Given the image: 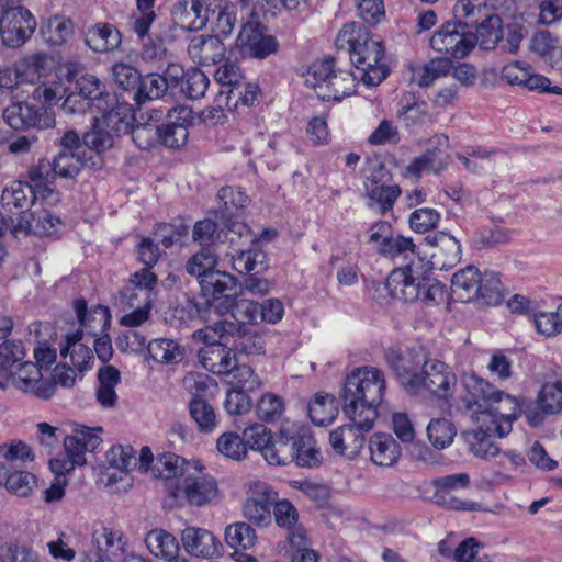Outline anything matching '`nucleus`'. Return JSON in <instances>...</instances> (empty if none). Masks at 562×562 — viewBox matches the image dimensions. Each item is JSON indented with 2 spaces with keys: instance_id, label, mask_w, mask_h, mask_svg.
I'll use <instances>...</instances> for the list:
<instances>
[{
  "instance_id": "nucleus-14",
  "label": "nucleus",
  "mask_w": 562,
  "mask_h": 562,
  "mask_svg": "<svg viewBox=\"0 0 562 562\" xmlns=\"http://www.w3.org/2000/svg\"><path fill=\"white\" fill-rule=\"evenodd\" d=\"M202 295L220 315L228 314L232 297L236 296V279L231 273L214 270L199 281Z\"/></svg>"
},
{
  "instance_id": "nucleus-46",
  "label": "nucleus",
  "mask_w": 562,
  "mask_h": 562,
  "mask_svg": "<svg viewBox=\"0 0 562 562\" xmlns=\"http://www.w3.org/2000/svg\"><path fill=\"white\" fill-rule=\"evenodd\" d=\"M189 413L200 432L210 434L216 429L218 419L213 406L206 400L192 398L189 403Z\"/></svg>"
},
{
  "instance_id": "nucleus-8",
  "label": "nucleus",
  "mask_w": 562,
  "mask_h": 562,
  "mask_svg": "<svg viewBox=\"0 0 562 562\" xmlns=\"http://www.w3.org/2000/svg\"><path fill=\"white\" fill-rule=\"evenodd\" d=\"M193 338L221 341L231 346L233 351L245 355H259L265 350L262 336L252 330L251 325L235 324L228 319L195 330Z\"/></svg>"
},
{
  "instance_id": "nucleus-64",
  "label": "nucleus",
  "mask_w": 562,
  "mask_h": 562,
  "mask_svg": "<svg viewBox=\"0 0 562 562\" xmlns=\"http://www.w3.org/2000/svg\"><path fill=\"white\" fill-rule=\"evenodd\" d=\"M559 47V37L547 30L536 32L530 41V49L542 58L551 60Z\"/></svg>"
},
{
  "instance_id": "nucleus-58",
  "label": "nucleus",
  "mask_w": 562,
  "mask_h": 562,
  "mask_svg": "<svg viewBox=\"0 0 562 562\" xmlns=\"http://www.w3.org/2000/svg\"><path fill=\"white\" fill-rule=\"evenodd\" d=\"M216 447L221 454L232 460L239 461L247 456L244 437L233 431L222 434L217 439Z\"/></svg>"
},
{
  "instance_id": "nucleus-18",
  "label": "nucleus",
  "mask_w": 562,
  "mask_h": 562,
  "mask_svg": "<svg viewBox=\"0 0 562 562\" xmlns=\"http://www.w3.org/2000/svg\"><path fill=\"white\" fill-rule=\"evenodd\" d=\"M281 445L286 451V458L280 461L277 460L276 465H286L295 462L301 468H313L317 467L322 461V453L316 448V441L307 432L290 436L285 429Z\"/></svg>"
},
{
  "instance_id": "nucleus-4",
  "label": "nucleus",
  "mask_w": 562,
  "mask_h": 562,
  "mask_svg": "<svg viewBox=\"0 0 562 562\" xmlns=\"http://www.w3.org/2000/svg\"><path fill=\"white\" fill-rule=\"evenodd\" d=\"M336 45L349 53L351 63L362 72L364 85L378 86L387 77L384 46L363 25L356 22L345 24L337 35Z\"/></svg>"
},
{
  "instance_id": "nucleus-42",
  "label": "nucleus",
  "mask_w": 562,
  "mask_h": 562,
  "mask_svg": "<svg viewBox=\"0 0 562 562\" xmlns=\"http://www.w3.org/2000/svg\"><path fill=\"white\" fill-rule=\"evenodd\" d=\"M145 543L155 557L166 560L175 558L179 551L177 539L164 529L150 530L145 538Z\"/></svg>"
},
{
  "instance_id": "nucleus-24",
  "label": "nucleus",
  "mask_w": 562,
  "mask_h": 562,
  "mask_svg": "<svg viewBox=\"0 0 562 562\" xmlns=\"http://www.w3.org/2000/svg\"><path fill=\"white\" fill-rule=\"evenodd\" d=\"M198 340L205 344L199 351V360L207 371L221 375L232 373L235 370L236 356L231 346L221 341Z\"/></svg>"
},
{
  "instance_id": "nucleus-2",
  "label": "nucleus",
  "mask_w": 562,
  "mask_h": 562,
  "mask_svg": "<svg viewBox=\"0 0 562 562\" xmlns=\"http://www.w3.org/2000/svg\"><path fill=\"white\" fill-rule=\"evenodd\" d=\"M412 238L392 236L381 255L408 259L402 267L395 268L385 281V289L396 300L404 302L420 301L426 305L439 304L445 300V286L430 278L428 262L415 251Z\"/></svg>"
},
{
  "instance_id": "nucleus-57",
  "label": "nucleus",
  "mask_w": 562,
  "mask_h": 562,
  "mask_svg": "<svg viewBox=\"0 0 562 562\" xmlns=\"http://www.w3.org/2000/svg\"><path fill=\"white\" fill-rule=\"evenodd\" d=\"M114 82L124 91L128 92L134 100V94L138 88L140 74L133 66L124 63H116L112 67Z\"/></svg>"
},
{
  "instance_id": "nucleus-50",
  "label": "nucleus",
  "mask_w": 562,
  "mask_h": 562,
  "mask_svg": "<svg viewBox=\"0 0 562 562\" xmlns=\"http://www.w3.org/2000/svg\"><path fill=\"white\" fill-rule=\"evenodd\" d=\"M256 540V530L247 522L239 521L231 524L225 529V541L227 546L235 549L236 552L252 548Z\"/></svg>"
},
{
  "instance_id": "nucleus-22",
  "label": "nucleus",
  "mask_w": 562,
  "mask_h": 562,
  "mask_svg": "<svg viewBox=\"0 0 562 562\" xmlns=\"http://www.w3.org/2000/svg\"><path fill=\"white\" fill-rule=\"evenodd\" d=\"M94 549L85 554V562H117L124 554L123 535L109 528L93 532Z\"/></svg>"
},
{
  "instance_id": "nucleus-9",
  "label": "nucleus",
  "mask_w": 562,
  "mask_h": 562,
  "mask_svg": "<svg viewBox=\"0 0 562 562\" xmlns=\"http://www.w3.org/2000/svg\"><path fill=\"white\" fill-rule=\"evenodd\" d=\"M98 113L101 116L94 117L93 127L85 133L82 140L85 148L102 153L113 146L115 137L121 133L130 131L132 108L128 104H116L115 109Z\"/></svg>"
},
{
  "instance_id": "nucleus-10",
  "label": "nucleus",
  "mask_w": 562,
  "mask_h": 562,
  "mask_svg": "<svg viewBox=\"0 0 562 562\" xmlns=\"http://www.w3.org/2000/svg\"><path fill=\"white\" fill-rule=\"evenodd\" d=\"M101 428H88L77 426L70 435L63 437L67 460L52 459L49 468L55 473L65 474L74 470L76 465L86 463V453L94 451L102 443L99 434Z\"/></svg>"
},
{
  "instance_id": "nucleus-20",
  "label": "nucleus",
  "mask_w": 562,
  "mask_h": 562,
  "mask_svg": "<svg viewBox=\"0 0 562 562\" xmlns=\"http://www.w3.org/2000/svg\"><path fill=\"white\" fill-rule=\"evenodd\" d=\"M237 45L251 57L263 59L277 53L279 44L274 36L265 34L258 22L243 24L237 36Z\"/></svg>"
},
{
  "instance_id": "nucleus-32",
  "label": "nucleus",
  "mask_w": 562,
  "mask_h": 562,
  "mask_svg": "<svg viewBox=\"0 0 562 562\" xmlns=\"http://www.w3.org/2000/svg\"><path fill=\"white\" fill-rule=\"evenodd\" d=\"M481 272L473 266L457 271L451 279V293L459 302H471L479 297Z\"/></svg>"
},
{
  "instance_id": "nucleus-39",
  "label": "nucleus",
  "mask_w": 562,
  "mask_h": 562,
  "mask_svg": "<svg viewBox=\"0 0 562 562\" xmlns=\"http://www.w3.org/2000/svg\"><path fill=\"white\" fill-rule=\"evenodd\" d=\"M259 94L260 89L258 85L241 81V83L235 88L220 90L216 95V102L220 108L223 104L229 106V101L234 99V106H236L238 102L246 106H254L259 102Z\"/></svg>"
},
{
  "instance_id": "nucleus-45",
  "label": "nucleus",
  "mask_w": 562,
  "mask_h": 562,
  "mask_svg": "<svg viewBox=\"0 0 562 562\" xmlns=\"http://www.w3.org/2000/svg\"><path fill=\"white\" fill-rule=\"evenodd\" d=\"M474 45L483 49H492L502 40V20L496 14H488L477 24L473 34Z\"/></svg>"
},
{
  "instance_id": "nucleus-25",
  "label": "nucleus",
  "mask_w": 562,
  "mask_h": 562,
  "mask_svg": "<svg viewBox=\"0 0 562 562\" xmlns=\"http://www.w3.org/2000/svg\"><path fill=\"white\" fill-rule=\"evenodd\" d=\"M9 376H12L16 387L24 392H31L37 397L49 398L54 395V385L49 380L43 379L41 367L37 363L23 362Z\"/></svg>"
},
{
  "instance_id": "nucleus-11",
  "label": "nucleus",
  "mask_w": 562,
  "mask_h": 562,
  "mask_svg": "<svg viewBox=\"0 0 562 562\" xmlns=\"http://www.w3.org/2000/svg\"><path fill=\"white\" fill-rule=\"evenodd\" d=\"M278 493L266 482H251L243 504V516L257 527H268L272 522L273 505Z\"/></svg>"
},
{
  "instance_id": "nucleus-61",
  "label": "nucleus",
  "mask_w": 562,
  "mask_h": 562,
  "mask_svg": "<svg viewBox=\"0 0 562 562\" xmlns=\"http://www.w3.org/2000/svg\"><path fill=\"white\" fill-rule=\"evenodd\" d=\"M429 441L439 449L448 447L456 435L452 424L445 418L432 419L427 427Z\"/></svg>"
},
{
  "instance_id": "nucleus-35",
  "label": "nucleus",
  "mask_w": 562,
  "mask_h": 562,
  "mask_svg": "<svg viewBox=\"0 0 562 562\" xmlns=\"http://www.w3.org/2000/svg\"><path fill=\"white\" fill-rule=\"evenodd\" d=\"M85 41L92 50L104 53L120 45L121 34L111 24H97L86 32Z\"/></svg>"
},
{
  "instance_id": "nucleus-55",
  "label": "nucleus",
  "mask_w": 562,
  "mask_h": 562,
  "mask_svg": "<svg viewBox=\"0 0 562 562\" xmlns=\"http://www.w3.org/2000/svg\"><path fill=\"white\" fill-rule=\"evenodd\" d=\"M24 357L21 341H4L0 345V386L12 373L13 366Z\"/></svg>"
},
{
  "instance_id": "nucleus-27",
  "label": "nucleus",
  "mask_w": 562,
  "mask_h": 562,
  "mask_svg": "<svg viewBox=\"0 0 562 562\" xmlns=\"http://www.w3.org/2000/svg\"><path fill=\"white\" fill-rule=\"evenodd\" d=\"M225 45L217 35H195L190 40L188 54L200 65H215L225 56Z\"/></svg>"
},
{
  "instance_id": "nucleus-15",
  "label": "nucleus",
  "mask_w": 562,
  "mask_h": 562,
  "mask_svg": "<svg viewBox=\"0 0 562 562\" xmlns=\"http://www.w3.org/2000/svg\"><path fill=\"white\" fill-rule=\"evenodd\" d=\"M284 430L281 428L274 437L267 426L255 423L243 431L245 448L259 451L269 464L276 465L277 460L286 458V451L281 445Z\"/></svg>"
},
{
  "instance_id": "nucleus-56",
  "label": "nucleus",
  "mask_w": 562,
  "mask_h": 562,
  "mask_svg": "<svg viewBox=\"0 0 562 562\" xmlns=\"http://www.w3.org/2000/svg\"><path fill=\"white\" fill-rule=\"evenodd\" d=\"M259 311L260 304L257 302L246 299L236 300V296H233L228 313L231 314L235 324L252 326V323L257 322V318L260 314Z\"/></svg>"
},
{
  "instance_id": "nucleus-26",
  "label": "nucleus",
  "mask_w": 562,
  "mask_h": 562,
  "mask_svg": "<svg viewBox=\"0 0 562 562\" xmlns=\"http://www.w3.org/2000/svg\"><path fill=\"white\" fill-rule=\"evenodd\" d=\"M59 224L60 220L44 209L22 212L12 227V234L15 237L30 234L46 236L55 233Z\"/></svg>"
},
{
  "instance_id": "nucleus-19",
  "label": "nucleus",
  "mask_w": 562,
  "mask_h": 562,
  "mask_svg": "<svg viewBox=\"0 0 562 562\" xmlns=\"http://www.w3.org/2000/svg\"><path fill=\"white\" fill-rule=\"evenodd\" d=\"M460 24L446 23L430 38L431 47L453 58H463L474 48L472 33L460 30Z\"/></svg>"
},
{
  "instance_id": "nucleus-47",
  "label": "nucleus",
  "mask_w": 562,
  "mask_h": 562,
  "mask_svg": "<svg viewBox=\"0 0 562 562\" xmlns=\"http://www.w3.org/2000/svg\"><path fill=\"white\" fill-rule=\"evenodd\" d=\"M140 58L146 63L157 64L158 69L162 68L167 64L168 67L166 72L170 74L175 81H177L179 76L182 75V68L167 61V50L160 41L149 38L145 42L140 52Z\"/></svg>"
},
{
  "instance_id": "nucleus-62",
  "label": "nucleus",
  "mask_w": 562,
  "mask_h": 562,
  "mask_svg": "<svg viewBox=\"0 0 562 562\" xmlns=\"http://www.w3.org/2000/svg\"><path fill=\"white\" fill-rule=\"evenodd\" d=\"M293 553V562H318L316 551L306 547L307 536L304 528L293 529L288 536Z\"/></svg>"
},
{
  "instance_id": "nucleus-5",
  "label": "nucleus",
  "mask_w": 562,
  "mask_h": 562,
  "mask_svg": "<svg viewBox=\"0 0 562 562\" xmlns=\"http://www.w3.org/2000/svg\"><path fill=\"white\" fill-rule=\"evenodd\" d=\"M61 86L59 83H42L35 87L30 101L15 102L3 112V119L14 130L37 128L46 130L55 125L54 106L60 99Z\"/></svg>"
},
{
  "instance_id": "nucleus-3",
  "label": "nucleus",
  "mask_w": 562,
  "mask_h": 562,
  "mask_svg": "<svg viewBox=\"0 0 562 562\" xmlns=\"http://www.w3.org/2000/svg\"><path fill=\"white\" fill-rule=\"evenodd\" d=\"M386 362L408 394L442 402L453 398L458 378L447 363L434 359L426 360L420 371H416L411 362L395 350L386 352Z\"/></svg>"
},
{
  "instance_id": "nucleus-28",
  "label": "nucleus",
  "mask_w": 562,
  "mask_h": 562,
  "mask_svg": "<svg viewBox=\"0 0 562 562\" xmlns=\"http://www.w3.org/2000/svg\"><path fill=\"white\" fill-rule=\"evenodd\" d=\"M181 540L189 554L205 559L220 554L222 547L214 535L204 528L187 527L182 531Z\"/></svg>"
},
{
  "instance_id": "nucleus-52",
  "label": "nucleus",
  "mask_w": 562,
  "mask_h": 562,
  "mask_svg": "<svg viewBox=\"0 0 562 562\" xmlns=\"http://www.w3.org/2000/svg\"><path fill=\"white\" fill-rule=\"evenodd\" d=\"M217 255L210 247H202L186 263V271L198 279V282L216 270Z\"/></svg>"
},
{
  "instance_id": "nucleus-13",
  "label": "nucleus",
  "mask_w": 562,
  "mask_h": 562,
  "mask_svg": "<svg viewBox=\"0 0 562 562\" xmlns=\"http://www.w3.org/2000/svg\"><path fill=\"white\" fill-rule=\"evenodd\" d=\"M157 282V276L148 268L135 271L119 292L116 304L124 312L136 306L153 305V291Z\"/></svg>"
},
{
  "instance_id": "nucleus-38",
  "label": "nucleus",
  "mask_w": 562,
  "mask_h": 562,
  "mask_svg": "<svg viewBox=\"0 0 562 562\" xmlns=\"http://www.w3.org/2000/svg\"><path fill=\"white\" fill-rule=\"evenodd\" d=\"M427 240L437 247V252L432 257L441 260L442 268H451L461 259V245L451 235L439 233L434 237L427 236Z\"/></svg>"
},
{
  "instance_id": "nucleus-17",
  "label": "nucleus",
  "mask_w": 562,
  "mask_h": 562,
  "mask_svg": "<svg viewBox=\"0 0 562 562\" xmlns=\"http://www.w3.org/2000/svg\"><path fill=\"white\" fill-rule=\"evenodd\" d=\"M460 383L464 406L473 413L477 423L485 424L486 408L497 387L473 373L462 374Z\"/></svg>"
},
{
  "instance_id": "nucleus-12",
  "label": "nucleus",
  "mask_w": 562,
  "mask_h": 562,
  "mask_svg": "<svg viewBox=\"0 0 562 562\" xmlns=\"http://www.w3.org/2000/svg\"><path fill=\"white\" fill-rule=\"evenodd\" d=\"M37 22L24 7L16 5L5 10L0 16V37L4 46L18 48L34 34Z\"/></svg>"
},
{
  "instance_id": "nucleus-34",
  "label": "nucleus",
  "mask_w": 562,
  "mask_h": 562,
  "mask_svg": "<svg viewBox=\"0 0 562 562\" xmlns=\"http://www.w3.org/2000/svg\"><path fill=\"white\" fill-rule=\"evenodd\" d=\"M38 192L25 181H12L4 187L1 203L4 209H27L36 200Z\"/></svg>"
},
{
  "instance_id": "nucleus-31",
  "label": "nucleus",
  "mask_w": 562,
  "mask_h": 562,
  "mask_svg": "<svg viewBox=\"0 0 562 562\" xmlns=\"http://www.w3.org/2000/svg\"><path fill=\"white\" fill-rule=\"evenodd\" d=\"M74 307L81 326L91 337L104 334L111 324V313L106 306L98 305L88 312L85 300H76Z\"/></svg>"
},
{
  "instance_id": "nucleus-29",
  "label": "nucleus",
  "mask_w": 562,
  "mask_h": 562,
  "mask_svg": "<svg viewBox=\"0 0 562 562\" xmlns=\"http://www.w3.org/2000/svg\"><path fill=\"white\" fill-rule=\"evenodd\" d=\"M192 464L193 462L172 452H164L157 457L150 470L155 477L164 481L165 491L169 496V483L178 484Z\"/></svg>"
},
{
  "instance_id": "nucleus-63",
  "label": "nucleus",
  "mask_w": 562,
  "mask_h": 562,
  "mask_svg": "<svg viewBox=\"0 0 562 562\" xmlns=\"http://www.w3.org/2000/svg\"><path fill=\"white\" fill-rule=\"evenodd\" d=\"M561 304L555 312H539L533 314V324L537 331L543 336L552 337L562 330Z\"/></svg>"
},
{
  "instance_id": "nucleus-40",
  "label": "nucleus",
  "mask_w": 562,
  "mask_h": 562,
  "mask_svg": "<svg viewBox=\"0 0 562 562\" xmlns=\"http://www.w3.org/2000/svg\"><path fill=\"white\" fill-rule=\"evenodd\" d=\"M232 266L238 273L259 274L267 270V255L255 247L240 251L237 256L232 255Z\"/></svg>"
},
{
  "instance_id": "nucleus-30",
  "label": "nucleus",
  "mask_w": 562,
  "mask_h": 562,
  "mask_svg": "<svg viewBox=\"0 0 562 562\" xmlns=\"http://www.w3.org/2000/svg\"><path fill=\"white\" fill-rule=\"evenodd\" d=\"M75 90L94 105V112H104L115 109L120 104L114 95L104 92L101 81L93 75H83L77 82Z\"/></svg>"
},
{
  "instance_id": "nucleus-36",
  "label": "nucleus",
  "mask_w": 562,
  "mask_h": 562,
  "mask_svg": "<svg viewBox=\"0 0 562 562\" xmlns=\"http://www.w3.org/2000/svg\"><path fill=\"white\" fill-rule=\"evenodd\" d=\"M308 415L313 424L326 426L338 415V406L334 395L316 393L308 404Z\"/></svg>"
},
{
  "instance_id": "nucleus-7",
  "label": "nucleus",
  "mask_w": 562,
  "mask_h": 562,
  "mask_svg": "<svg viewBox=\"0 0 562 562\" xmlns=\"http://www.w3.org/2000/svg\"><path fill=\"white\" fill-rule=\"evenodd\" d=\"M218 496L216 480L205 473L199 461H194L184 472L178 484L169 483V496L172 505L203 507Z\"/></svg>"
},
{
  "instance_id": "nucleus-33",
  "label": "nucleus",
  "mask_w": 562,
  "mask_h": 562,
  "mask_svg": "<svg viewBox=\"0 0 562 562\" xmlns=\"http://www.w3.org/2000/svg\"><path fill=\"white\" fill-rule=\"evenodd\" d=\"M371 461L381 467L393 465L401 457V446L390 435L378 432L369 440Z\"/></svg>"
},
{
  "instance_id": "nucleus-51",
  "label": "nucleus",
  "mask_w": 562,
  "mask_h": 562,
  "mask_svg": "<svg viewBox=\"0 0 562 562\" xmlns=\"http://www.w3.org/2000/svg\"><path fill=\"white\" fill-rule=\"evenodd\" d=\"M537 405L547 415L560 413L562 411V381L544 383L537 395Z\"/></svg>"
},
{
  "instance_id": "nucleus-53",
  "label": "nucleus",
  "mask_w": 562,
  "mask_h": 562,
  "mask_svg": "<svg viewBox=\"0 0 562 562\" xmlns=\"http://www.w3.org/2000/svg\"><path fill=\"white\" fill-rule=\"evenodd\" d=\"M55 173L65 179L76 177L80 169L86 165V153L79 151H59L53 159Z\"/></svg>"
},
{
  "instance_id": "nucleus-44",
  "label": "nucleus",
  "mask_w": 562,
  "mask_h": 562,
  "mask_svg": "<svg viewBox=\"0 0 562 562\" xmlns=\"http://www.w3.org/2000/svg\"><path fill=\"white\" fill-rule=\"evenodd\" d=\"M44 41L50 46L65 44L74 33V24L70 19L54 15L42 26Z\"/></svg>"
},
{
  "instance_id": "nucleus-21",
  "label": "nucleus",
  "mask_w": 562,
  "mask_h": 562,
  "mask_svg": "<svg viewBox=\"0 0 562 562\" xmlns=\"http://www.w3.org/2000/svg\"><path fill=\"white\" fill-rule=\"evenodd\" d=\"M169 122L159 125V144L167 148H180L188 140V125L192 121V111L188 106L178 105L167 111Z\"/></svg>"
},
{
  "instance_id": "nucleus-48",
  "label": "nucleus",
  "mask_w": 562,
  "mask_h": 562,
  "mask_svg": "<svg viewBox=\"0 0 562 562\" xmlns=\"http://www.w3.org/2000/svg\"><path fill=\"white\" fill-rule=\"evenodd\" d=\"M83 338V331L78 330L71 336H67V346L60 349L63 357L70 356L71 364L78 370H86L90 368L92 359V351L80 340Z\"/></svg>"
},
{
  "instance_id": "nucleus-23",
  "label": "nucleus",
  "mask_w": 562,
  "mask_h": 562,
  "mask_svg": "<svg viewBox=\"0 0 562 562\" xmlns=\"http://www.w3.org/2000/svg\"><path fill=\"white\" fill-rule=\"evenodd\" d=\"M211 2L203 0H178L171 11L176 25L186 31H199L210 20Z\"/></svg>"
},
{
  "instance_id": "nucleus-43",
  "label": "nucleus",
  "mask_w": 562,
  "mask_h": 562,
  "mask_svg": "<svg viewBox=\"0 0 562 562\" xmlns=\"http://www.w3.org/2000/svg\"><path fill=\"white\" fill-rule=\"evenodd\" d=\"M488 432H495L494 426H486L485 430L480 426L479 429L464 435L469 450L477 458L488 459L495 457L499 451Z\"/></svg>"
},
{
  "instance_id": "nucleus-16",
  "label": "nucleus",
  "mask_w": 562,
  "mask_h": 562,
  "mask_svg": "<svg viewBox=\"0 0 562 562\" xmlns=\"http://www.w3.org/2000/svg\"><path fill=\"white\" fill-rule=\"evenodd\" d=\"M521 414L520 398L496 389L492 402L486 408L485 422L491 419L495 434L499 437H506L513 429V422L517 420Z\"/></svg>"
},
{
  "instance_id": "nucleus-60",
  "label": "nucleus",
  "mask_w": 562,
  "mask_h": 562,
  "mask_svg": "<svg viewBox=\"0 0 562 562\" xmlns=\"http://www.w3.org/2000/svg\"><path fill=\"white\" fill-rule=\"evenodd\" d=\"M480 293L476 300L486 305H497L502 301L503 286L495 272L481 273Z\"/></svg>"
},
{
  "instance_id": "nucleus-59",
  "label": "nucleus",
  "mask_w": 562,
  "mask_h": 562,
  "mask_svg": "<svg viewBox=\"0 0 562 562\" xmlns=\"http://www.w3.org/2000/svg\"><path fill=\"white\" fill-rule=\"evenodd\" d=\"M179 77H184L182 91L188 98L199 100L205 95L210 79L202 70L192 68L189 69L186 75L182 74Z\"/></svg>"
},
{
  "instance_id": "nucleus-37",
  "label": "nucleus",
  "mask_w": 562,
  "mask_h": 562,
  "mask_svg": "<svg viewBox=\"0 0 562 562\" xmlns=\"http://www.w3.org/2000/svg\"><path fill=\"white\" fill-rule=\"evenodd\" d=\"M214 18L213 31L216 35L228 36L237 22V7L235 3L213 0L211 2L210 18Z\"/></svg>"
},
{
  "instance_id": "nucleus-6",
  "label": "nucleus",
  "mask_w": 562,
  "mask_h": 562,
  "mask_svg": "<svg viewBox=\"0 0 562 562\" xmlns=\"http://www.w3.org/2000/svg\"><path fill=\"white\" fill-rule=\"evenodd\" d=\"M304 77L305 85L323 101H341L353 94L357 87L353 74L337 69L333 58L314 61Z\"/></svg>"
},
{
  "instance_id": "nucleus-1",
  "label": "nucleus",
  "mask_w": 562,
  "mask_h": 562,
  "mask_svg": "<svg viewBox=\"0 0 562 562\" xmlns=\"http://www.w3.org/2000/svg\"><path fill=\"white\" fill-rule=\"evenodd\" d=\"M385 391V374L376 367H358L347 374L340 397L350 423L329 435L330 446L337 453L352 458L361 451L366 434L374 427L380 414Z\"/></svg>"
},
{
  "instance_id": "nucleus-41",
  "label": "nucleus",
  "mask_w": 562,
  "mask_h": 562,
  "mask_svg": "<svg viewBox=\"0 0 562 562\" xmlns=\"http://www.w3.org/2000/svg\"><path fill=\"white\" fill-rule=\"evenodd\" d=\"M169 87L168 79L156 72L140 76L138 88L134 94V101L142 104L149 100H157L165 95Z\"/></svg>"
},
{
  "instance_id": "nucleus-54",
  "label": "nucleus",
  "mask_w": 562,
  "mask_h": 562,
  "mask_svg": "<svg viewBox=\"0 0 562 562\" xmlns=\"http://www.w3.org/2000/svg\"><path fill=\"white\" fill-rule=\"evenodd\" d=\"M54 162L48 159H42L38 164L30 169L29 178L34 183V188L43 198L54 194V190L48 188L46 183L52 182L56 178Z\"/></svg>"
},
{
  "instance_id": "nucleus-49",
  "label": "nucleus",
  "mask_w": 562,
  "mask_h": 562,
  "mask_svg": "<svg viewBox=\"0 0 562 562\" xmlns=\"http://www.w3.org/2000/svg\"><path fill=\"white\" fill-rule=\"evenodd\" d=\"M147 350L156 362L162 364L178 363L183 358L182 348L172 339H154L148 342Z\"/></svg>"
}]
</instances>
